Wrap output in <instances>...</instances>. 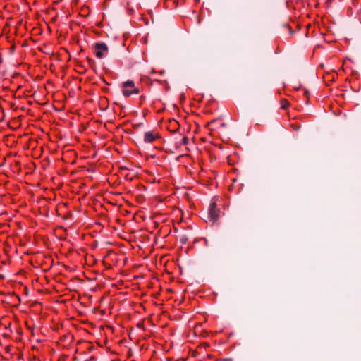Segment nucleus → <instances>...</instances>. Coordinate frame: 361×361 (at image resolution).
I'll use <instances>...</instances> for the list:
<instances>
[{
    "instance_id": "f257e3e1",
    "label": "nucleus",
    "mask_w": 361,
    "mask_h": 361,
    "mask_svg": "<svg viewBox=\"0 0 361 361\" xmlns=\"http://www.w3.org/2000/svg\"><path fill=\"white\" fill-rule=\"evenodd\" d=\"M122 92L125 97H129L132 94H139L140 90L135 86L133 80H127L123 83Z\"/></svg>"
},
{
    "instance_id": "f03ea898",
    "label": "nucleus",
    "mask_w": 361,
    "mask_h": 361,
    "mask_svg": "<svg viewBox=\"0 0 361 361\" xmlns=\"http://www.w3.org/2000/svg\"><path fill=\"white\" fill-rule=\"evenodd\" d=\"M94 49L95 55L98 59L103 58L108 52V47L104 42L96 43Z\"/></svg>"
},
{
    "instance_id": "7ed1b4c3",
    "label": "nucleus",
    "mask_w": 361,
    "mask_h": 361,
    "mask_svg": "<svg viewBox=\"0 0 361 361\" xmlns=\"http://www.w3.org/2000/svg\"><path fill=\"white\" fill-rule=\"evenodd\" d=\"M219 211L216 209V204L214 202H212L209 205L208 218L212 222H215L219 218Z\"/></svg>"
},
{
    "instance_id": "20e7f679",
    "label": "nucleus",
    "mask_w": 361,
    "mask_h": 361,
    "mask_svg": "<svg viewBox=\"0 0 361 361\" xmlns=\"http://www.w3.org/2000/svg\"><path fill=\"white\" fill-rule=\"evenodd\" d=\"M157 138H158V136L151 131L146 132L144 135V140L145 142H153Z\"/></svg>"
},
{
    "instance_id": "39448f33",
    "label": "nucleus",
    "mask_w": 361,
    "mask_h": 361,
    "mask_svg": "<svg viewBox=\"0 0 361 361\" xmlns=\"http://www.w3.org/2000/svg\"><path fill=\"white\" fill-rule=\"evenodd\" d=\"M289 105H290V103H289V102L287 99H283L281 100V109H286Z\"/></svg>"
},
{
    "instance_id": "423d86ee",
    "label": "nucleus",
    "mask_w": 361,
    "mask_h": 361,
    "mask_svg": "<svg viewBox=\"0 0 361 361\" xmlns=\"http://www.w3.org/2000/svg\"><path fill=\"white\" fill-rule=\"evenodd\" d=\"M181 142L183 145H187L189 142V139L187 137H183Z\"/></svg>"
},
{
    "instance_id": "0eeeda50",
    "label": "nucleus",
    "mask_w": 361,
    "mask_h": 361,
    "mask_svg": "<svg viewBox=\"0 0 361 361\" xmlns=\"http://www.w3.org/2000/svg\"><path fill=\"white\" fill-rule=\"evenodd\" d=\"M305 95L307 97H309L310 92H309L307 90H305Z\"/></svg>"
},
{
    "instance_id": "6e6552de",
    "label": "nucleus",
    "mask_w": 361,
    "mask_h": 361,
    "mask_svg": "<svg viewBox=\"0 0 361 361\" xmlns=\"http://www.w3.org/2000/svg\"><path fill=\"white\" fill-rule=\"evenodd\" d=\"M285 26H286V27H287V28H288V29L290 30V33L291 34V33H292V30H291V29L288 27V25H286Z\"/></svg>"
},
{
    "instance_id": "1a4fd4ad",
    "label": "nucleus",
    "mask_w": 361,
    "mask_h": 361,
    "mask_svg": "<svg viewBox=\"0 0 361 361\" xmlns=\"http://www.w3.org/2000/svg\"><path fill=\"white\" fill-rule=\"evenodd\" d=\"M3 62V59H2V56L0 55V65Z\"/></svg>"
}]
</instances>
